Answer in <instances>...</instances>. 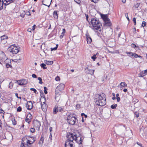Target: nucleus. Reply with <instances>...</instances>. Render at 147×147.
<instances>
[{
    "label": "nucleus",
    "mask_w": 147,
    "mask_h": 147,
    "mask_svg": "<svg viewBox=\"0 0 147 147\" xmlns=\"http://www.w3.org/2000/svg\"><path fill=\"white\" fill-rule=\"evenodd\" d=\"M104 95V94L103 93L101 95L98 94L96 95L94 101L97 105L101 106H104L106 104V98L105 96H102Z\"/></svg>",
    "instance_id": "1"
},
{
    "label": "nucleus",
    "mask_w": 147,
    "mask_h": 147,
    "mask_svg": "<svg viewBox=\"0 0 147 147\" xmlns=\"http://www.w3.org/2000/svg\"><path fill=\"white\" fill-rule=\"evenodd\" d=\"M92 26L90 27L95 31L99 30L102 26V24L99 21L97 18H93L91 19Z\"/></svg>",
    "instance_id": "2"
},
{
    "label": "nucleus",
    "mask_w": 147,
    "mask_h": 147,
    "mask_svg": "<svg viewBox=\"0 0 147 147\" xmlns=\"http://www.w3.org/2000/svg\"><path fill=\"white\" fill-rule=\"evenodd\" d=\"M35 141L34 138L30 137V139L28 140L27 138H24L22 139L21 147H31V144Z\"/></svg>",
    "instance_id": "3"
},
{
    "label": "nucleus",
    "mask_w": 147,
    "mask_h": 147,
    "mask_svg": "<svg viewBox=\"0 0 147 147\" xmlns=\"http://www.w3.org/2000/svg\"><path fill=\"white\" fill-rule=\"evenodd\" d=\"M67 140L69 141L73 142L74 140L78 144H82L81 138L80 137L77 136L76 135L74 134L71 133H69V134H67Z\"/></svg>",
    "instance_id": "4"
},
{
    "label": "nucleus",
    "mask_w": 147,
    "mask_h": 147,
    "mask_svg": "<svg viewBox=\"0 0 147 147\" xmlns=\"http://www.w3.org/2000/svg\"><path fill=\"white\" fill-rule=\"evenodd\" d=\"M76 120V117L73 116V115H69L67 118V121L68 123L72 125H74L75 124Z\"/></svg>",
    "instance_id": "5"
},
{
    "label": "nucleus",
    "mask_w": 147,
    "mask_h": 147,
    "mask_svg": "<svg viewBox=\"0 0 147 147\" xmlns=\"http://www.w3.org/2000/svg\"><path fill=\"white\" fill-rule=\"evenodd\" d=\"M8 50L13 54H16L18 53L19 50L18 48L14 45H11L8 48Z\"/></svg>",
    "instance_id": "6"
},
{
    "label": "nucleus",
    "mask_w": 147,
    "mask_h": 147,
    "mask_svg": "<svg viewBox=\"0 0 147 147\" xmlns=\"http://www.w3.org/2000/svg\"><path fill=\"white\" fill-rule=\"evenodd\" d=\"M102 18L104 21V25L106 26H110L111 25L110 19L108 18L107 15H104Z\"/></svg>",
    "instance_id": "7"
},
{
    "label": "nucleus",
    "mask_w": 147,
    "mask_h": 147,
    "mask_svg": "<svg viewBox=\"0 0 147 147\" xmlns=\"http://www.w3.org/2000/svg\"><path fill=\"white\" fill-rule=\"evenodd\" d=\"M33 124L34 127L36 128V129L38 130H39L40 127L41 126L40 123L39 121L37 120H34Z\"/></svg>",
    "instance_id": "8"
},
{
    "label": "nucleus",
    "mask_w": 147,
    "mask_h": 147,
    "mask_svg": "<svg viewBox=\"0 0 147 147\" xmlns=\"http://www.w3.org/2000/svg\"><path fill=\"white\" fill-rule=\"evenodd\" d=\"M26 107L28 110H30L32 109L33 107V105L32 101L28 102L26 104Z\"/></svg>",
    "instance_id": "9"
},
{
    "label": "nucleus",
    "mask_w": 147,
    "mask_h": 147,
    "mask_svg": "<svg viewBox=\"0 0 147 147\" xmlns=\"http://www.w3.org/2000/svg\"><path fill=\"white\" fill-rule=\"evenodd\" d=\"M73 142L66 140L65 144V147H74Z\"/></svg>",
    "instance_id": "10"
},
{
    "label": "nucleus",
    "mask_w": 147,
    "mask_h": 147,
    "mask_svg": "<svg viewBox=\"0 0 147 147\" xmlns=\"http://www.w3.org/2000/svg\"><path fill=\"white\" fill-rule=\"evenodd\" d=\"M65 86L64 84H59L56 88V90L58 91L59 90V91H61L64 88Z\"/></svg>",
    "instance_id": "11"
},
{
    "label": "nucleus",
    "mask_w": 147,
    "mask_h": 147,
    "mask_svg": "<svg viewBox=\"0 0 147 147\" xmlns=\"http://www.w3.org/2000/svg\"><path fill=\"white\" fill-rule=\"evenodd\" d=\"M94 70L89 69L87 67L86 68L85 70V73L88 74H90L91 75L94 74Z\"/></svg>",
    "instance_id": "12"
},
{
    "label": "nucleus",
    "mask_w": 147,
    "mask_h": 147,
    "mask_svg": "<svg viewBox=\"0 0 147 147\" xmlns=\"http://www.w3.org/2000/svg\"><path fill=\"white\" fill-rule=\"evenodd\" d=\"M32 118V115L30 113H29L27 115L26 118V121L28 123H30V119Z\"/></svg>",
    "instance_id": "13"
},
{
    "label": "nucleus",
    "mask_w": 147,
    "mask_h": 147,
    "mask_svg": "<svg viewBox=\"0 0 147 147\" xmlns=\"http://www.w3.org/2000/svg\"><path fill=\"white\" fill-rule=\"evenodd\" d=\"M52 0H43L42 1V3H43L44 2L46 4H47L49 5H47L46 4H45L44 3H42V4L46 6H47L48 7H49L50 5L51 4V2H52Z\"/></svg>",
    "instance_id": "14"
},
{
    "label": "nucleus",
    "mask_w": 147,
    "mask_h": 147,
    "mask_svg": "<svg viewBox=\"0 0 147 147\" xmlns=\"http://www.w3.org/2000/svg\"><path fill=\"white\" fill-rule=\"evenodd\" d=\"M15 0H4L3 3L5 5H7L10 3L13 2Z\"/></svg>",
    "instance_id": "15"
},
{
    "label": "nucleus",
    "mask_w": 147,
    "mask_h": 147,
    "mask_svg": "<svg viewBox=\"0 0 147 147\" xmlns=\"http://www.w3.org/2000/svg\"><path fill=\"white\" fill-rule=\"evenodd\" d=\"M147 74V69L140 72L139 74V76L140 77H143L145 76Z\"/></svg>",
    "instance_id": "16"
},
{
    "label": "nucleus",
    "mask_w": 147,
    "mask_h": 147,
    "mask_svg": "<svg viewBox=\"0 0 147 147\" xmlns=\"http://www.w3.org/2000/svg\"><path fill=\"white\" fill-rule=\"evenodd\" d=\"M41 103L42 109L44 111H45L47 109V105L46 104H42V102H41Z\"/></svg>",
    "instance_id": "17"
},
{
    "label": "nucleus",
    "mask_w": 147,
    "mask_h": 147,
    "mask_svg": "<svg viewBox=\"0 0 147 147\" xmlns=\"http://www.w3.org/2000/svg\"><path fill=\"white\" fill-rule=\"evenodd\" d=\"M58 111V107L56 105L53 109V113L54 114H56Z\"/></svg>",
    "instance_id": "18"
},
{
    "label": "nucleus",
    "mask_w": 147,
    "mask_h": 147,
    "mask_svg": "<svg viewBox=\"0 0 147 147\" xmlns=\"http://www.w3.org/2000/svg\"><path fill=\"white\" fill-rule=\"evenodd\" d=\"M86 38L87 41L88 43V44H90L92 41V40L91 38L90 37L88 36H86Z\"/></svg>",
    "instance_id": "19"
},
{
    "label": "nucleus",
    "mask_w": 147,
    "mask_h": 147,
    "mask_svg": "<svg viewBox=\"0 0 147 147\" xmlns=\"http://www.w3.org/2000/svg\"><path fill=\"white\" fill-rule=\"evenodd\" d=\"M45 63L47 65H51L53 64V62L52 61H47V60H45Z\"/></svg>",
    "instance_id": "20"
},
{
    "label": "nucleus",
    "mask_w": 147,
    "mask_h": 147,
    "mask_svg": "<svg viewBox=\"0 0 147 147\" xmlns=\"http://www.w3.org/2000/svg\"><path fill=\"white\" fill-rule=\"evenodd\" d=\"M57 11H55L53 12V16L54 18L56 19H57L58 18V15L57 13Z\"/></svg>",
    "instance_id": "21"
},
{
    "label": "nucleus",
    "mask_w": 147,
    "mask_h": 147,
    "mask_svg": "<svg viewBox=\"0 0 147 147\" xmlns=\"http://www.w3.org/2000/svg\"><path fill=\"white\" fill-rule=\"evenodd\" d=\"M61 91H59V90L57 91L56 90V89H55L56 95L55 96V98H56V97H57V95H59L61 94Z\"/></svg>",
    "instance_id": "22"
},
{
    "label": "nucleus",
    "mask_w": 147,
    "mask_h": 147,
    "mask_svg": "<svg viewBox=\"0 0 147 147\" xmlns=\"http://www.w3.org/2000/svg\"><path fill=\"white\" fill-rule=\"evenodd\" d=\"M65 32V29L64 28L63 29V32L61 33V35L60 36V38H63L64 34Z\"/></svg>",
    "instance_id": "23"
},
{
    "label": "nucleus",
    "mask_w": 147,
    "mask_h": 147,
    "mask_svg": "<svg viewBox=\"0 0 147 147\" xmlns=\"http://www.w3.org/2000/svg\"><path fill=\"white\" fill-rule=\"evenodd\" d=\"M126 53L128 55L129 57L133 56L134 55V53L132 52H126Z\"/></svg>",
    "instance_id": "24"
},
{
    "label": "nucleus",
    "mask_w": 147,
    "mask_h": 147,
    "mask_svg": "<svg viewBox=\"0 0 147 147\" xmlns=\"http://www.w3.org/2000/svg\"><path fill=\"white\" fill-rule=\"evenodd\" d=\"M23 80L21 81L20 80L17 81V82L18 83V84L20 85H23L24 84V82H23Z\"/></svg>",
    "instance_id": "25"
},
{
    "label": "nucleus",
    "mask_w": 147,
    "mask_h": 147,
    "mask_svg": "<svg viewBox=\"0 0 147 147\" xmlns=\"http://www.w3.org/2000/svg\"><path fill=\"white\" fill-rule=\"evenodd\" d=\"M46 65L45 64L43 63L40 64V66L42 68L44 69H45L47 68L46 67Z\"/></svg>",
    "instance_id": "26"
},
{
    "label": "nucleus",
    "mask_w": 147,
    "mask_h": 147,
    "mask_svg": "<svg viewBox=\"0 0 147 147\" xmlns=\"http://www.w3.org/2000/svg\"><path fill=\"white\" fill-rule=\"evenodd\" d=\"M117 104H115V105H113L111 106V109H114L116 108V107H117Z\"/></svg>",
    "instance_id": "27"
},
{
    "label": "nucleus",
    "mask_w": 147,
    "mask_h": 147,
    "mask_svg": "<svg viewBox=\"0 0 147 147\" xmlns=\"http://www.w3.org/2000/svg\"><path fill=\"white\" fill-rule=\"evenodd\" d=\"M134 57L136 58H137L138 57L142 58V57L140 55H139L135 53H134Z\"/></svg>",
    "instance_id": "28"
},
{
    "label": "nucleus",
    "mask_w": 147,
    "mask_h": 147,
    "mask_svg": "<svg viewBox=\"0 0 147 147\" xmlns=\"http://www.w3.org/2000/svg\"><path fill=\"white\" fill-rule=\"evenodd\" d=\"M7 38H8V37L5 35L2 36L1 37V40H4L5 39H7Z\"/></svg>",
    "instance_id": "29"
},
{
    "label": "nucleus",
    "mask_w": 147,
    "mask_h": 147,
    "mask_svg": "<svg viewBox=\"0 0 147 147\" xmlns=\"http://www.w3.org/2000/svg\"><path fill=\"white\" fill-rule=\"evenodd\" d=\"M13 86V83L12 82H11L9 84V87L10 88H12Z\"/></svg>",
    "instance_id": "30"
},
{
    "label": "nucleus",
    "mask_w": 147,
    "mask_h": 147,
    "mask_svg": "<svg viewBox=\"0 0 147 147\" xmlns=\"http://www.w3.org/2000/svg\"><path fill=\"white\" fill-rule=\"evenodd\" d=\"M134 113L135 115V116L137 117H139V113L137 112H134Z\"/></svg>",
    "instance_id": "31"
},
{
    "label": "nucleus",
    "mask_w": 147,
    "mask_h": 147,
    "mask_svg": "<svg viewBox=\"0 0 147 147\" xmlns=\"http://www.w3.org/2000/svg\"><path fill=\"white\" fill-rule=\"evenodd\" d=\"M120 85L123 87H124V86H127V84L125 82H122L120 84Z\"/></svg>",
    "instance_id": "32"
},
{
    "label": "nucleus",
    "mask_w": 147,
    "mask_h": 147,
    "mask_svg": "<svg viewBox=\"0 0 147 147\" xmlns=\"http://www.w3.org/2000/svg\"><path fill=\"white\" fill-rule=\"evenodd\" d=\"M38 80L39 81V83L40 84H42L43 82H42V79L40 77H38Z\"/></svg>",
    "instance_id": "33"
},
{
    "label": "nucleus",
    "mask_w": 147,
    "mask_h": 147,
    "mask_svg": "<svg viewBox=\"0 0 147 147\" xmlns=\"http://www.w3.org/2000/svg\"><path fill=\"white\" fill-rule=\"evenodd\" d=\"M22 107L19 106L17 108V112H20L22 111Z\"/></svg>",
    "instance_id": "34"
},
{
    "label": "nucleus",
    "mask_w": 147,
    "mask_h": 147,
    "mask_svg": "<svg viewBox=\"0 0 147 147\" xmlns=\"http://www.w3.org/2000/svg\"><path fill=\"white\" fill-rule=\"evenodd\" d=\"M1 55L2 56V57H1V58L2 59H5V53L3 52H1Z\"/></svg>",
    "instance_id": "35"
},
{
    "label": "nucleus",
    "mask_w": 147,
    "mask_h": 147,
    "mask_svg": "<svg viewBox=\"0 0 147 147\" xmlns=\"http://www.w3.org/2000/svg\"><path fill=\"white\" fill-rule=\"evenodd\" d=\"M3 2L1 3H0V10L2 9L3 8Z\"/></svg>",
    "instance_id": "36"
},
{
    "label": "nucleus",
    "mask_w": 147,
    "mask_h": 147,
    "mask_svg": "<svg viewBox=\"0 0 147 147\" xmlns=\"http://www.w3.org/2000/svg\"><path fill=\"white\" fill-rule=\"evenodd\" d=\"M96 58V55L95 54L93 56L91 57V58L93 60V61H95Z\"/></svg>",
    "instance_id": "37"
},
{
    "label": "nucleus",
    "mask_w": 147,
    "mask_h": 147,
    "mask_svg": "<svg viewBox=\"0 0 147 147\" xmlns=\"http://www.w3.org/2000/svg\"><path fill=\"white\" fill-rule=\"evenodd\" d=\"M30 131L32 133H34L35 132V129L34 128H31L30 129Z\"/></svg>",
    "instance_id": "38"
},
{
    "label": "nucleus",
    "mask_w": 147,
    "mask_h": 147,
    "mask_svg": "<svg viewBox=\"0 0 147 147\" xmlns=\"http://www.w3.org/2000/svg\"><path fill=\"white\" fill-rule=\"evenodd\" d=\"M13 124L14 125H15L16 124V121L15 119H14L12 121Z\"/></svg>",
    "instance_id": "39"
},
{
    "label": "nucleus",
    "mask_w": 147,
    "mask_h": 147,
    "mask_svg": "<svg viewBox=\"0 0 147 147\" xmlns=\"http://www.w3.org/2000/svg\"><path fill=\"white\" fill-rule=\"evenodd\" d=\"M44 92L45 94H47V88L46 87L44 86Z\"/></svg>",
    "instance_id": "40"
},
{
    "label": "nucleus",
    "mask_w": 147,
    "mask_h": 147,
    "mask_svg": "<svg viewBox=\"0 0 147 147\" xmlns=\"http://www.w3.org/2000/svg\"><path fill=\"white\" fill-rule=\"evenodd\" d=\"M136 18H134L133 19V21L134 23V25H135L136 24Z\"/></svg>",
    "instance_id": "41"
},
{
    "label": "nucleus",
    "mask_w": 147,
    "mask_h": 147,
    "mask_svg": "<svg viewBox=\"0 0 147 147\" xmlns=\"http://www.w3.org/2000/svg\"><path fill=\"white\" fill-rule=\"evenodd\" d=\"M74 1L78 4H80L81 3V1L80 0H74Z\"/></svg>",
    "instance_id": "42"
},
{
    "label": "nucleus",
    "mask_w": 147,
    "mask_h": 147,
    "mask_svg": "<svg viewBox=\"0 0 147 147\" xmlns=\"http://www.w3.org/2000/svg\"><path fill=\"white\" fill-rule=\"evenodd\" d=\"M30 90L32 91H33L36 94V92L37 91L36 89L34 88H31L30 89Z\"/></svg>",
    "instance_id": "43"
},
{
    "label": "nucleus",
    "mask_w": 147,
    "mask_h": 147,
    "mask_svg": "<svg viewBox=\"0 0 147 147\" xmlns=\"http://www.w3.org/2000/svg\"><path fill=\"white\" fill-rule=\"evenodd\" d=\"M44 138L42 136L41 137L40 140V142H42V143H43V141H44Z\"/></svg>",
    "instance_id": "44"
},
{
    "label": "nucleus",
    "mask_w": 147,
    "mask_h": 147,
    "mask_svg": "<svg viewBox=\"0 0 147 147\" xmlns=\"http://www.w3.org/2000/svg\"><path fill=\"white\" fill-rule=\"evenodd\" d=\"M146 25V23L144 21L143 22L142 26L143 27L144 26Z\"/></svg>",
    "instance_id": "45"
},
{
    "label": "nucleus",
    "mask_w": 147,
    "mask_h": 147,
    "mask_svg": "<svg viewBox=\"0 0 147 147\" xmlns=\"http://www.w3.org/2000/svg\"><path fill=\"white\" fill-rule=\"evenodd\" d=\"M125 16H126V18H127V20L128 21H129V19L128 18V13H126L125 14Z\"/></svg>",
    "instance_id": "46"
},
{
    "label": "nucleus",
    "mask_w": 147,
    "mask_h": 147,
    "mask_svg": "<svg viewBox=\"0 0 147 147\" xmlns=\"http://www.w3.org/2000/svg\"><path fill=\"white\" fill-rule=\"evenodd\" d=\"M131 46L133 48L137 47V46H136V45L134 43H132V44H131Z\"/></svg>",
    "instance_id": "47"
},
{
    "label": "nucleus",
    "mask_w": 147,
    "mask_h": 147,
    "mask_svg": "<svg viewBox=\"0 0 147 147\" xmlns=\"http://www.w3.org/2000/svg\"><path fill=\"white\" fill-rule=\"evenodd\" d=\"M51 51H53V50H56L57 49V47H55L53 48H51Z\"/></svg>",
    "instance_id": "48"
},
{
    "label": "nucleus",
    "mask_w": 147,
    "mask_h": 147,
    "mask_svg": "<svg viewBox=\"0 0 147 147\" xmlns=\"http://www.w3.org/2000/svg\"><path fill=\"white\" fill-rule=\"evenodd\" d=\"M81 116H82V117L83 116H84L86 118L87 117V116L86 115H85L84 113H82L81 114Z\"/></svg>",
    "instance_id": "49"
},
{
    "label": "nucleus",
    "mask_w": 147,
    "mask_h": 147,
    "mask_svg": "<svg viewBox=\"0 0 147 147\" xmlns=\"http://www.w3.org/2000/svg\"><path fill=\"white\" fill-rule=\"evenodd\" d=\"M55 80L56 81H58L60 80V78L59 77L57 76L55 78Z\"/></svg>",
    "instance_id": "50"
},
{
    "label": "nucleus",
    "mask_w": 147,
    "mask_h": 147,
    "mask_svg": "<svg viewBox=\"0 0 147 147\" xmlns=\"http://www.w3.org/2000/svg\"><path fill=\"white\" fill-rule=\"evenodd\" d=\"M136 143L140 147H143V146L142 145V144L141 143L138 142H137Z\"/></svg>",
    "instance_id": "51"
},
{
    "label": "nucleus",
    "mask_w": 147,
    "mask_h": 147,
    "mask_svg": "<svg viewBox=\"0 0 147 147\" xmlns=\"http://www.w3.org/2000/svg\"><path fill=\"white\" fill-rule=\"evenodd\" d=\"M26 14L28 16L30 15V12L29 11H27L26 13Z\"/></svg>",
    "instance_id": "52"
},
{
    "label": "nucleus",
    "mask_w": 147,
    "mask_h": 147,
    "mask_svg": "<svg viewBox=\"0 0 147 147\" xmlns=\"http://www.w3.org/2000/svg\"><path fill=\"white\" fill-rule=\"evenodd\" d=\"M15 95L18 98H20V99H21V97H19L18 96V94L17 93H16L15 94Z\"/></svg>",
    "instance_id": "53"
},
{
    "label": "nucleus",
    "mask_w": 147,
    "mask_h": 147,
    "mask_svg": "<svg viewBox=\"0 0 147 147\" xmlns=\"http://www.w3.org/2000/svg\"><path fill=\"white\" fill-rule=\"evenodd\" d=\"M58 109L60 112H61L63 111V109L60 107H58Z\"/></svg>",
    "instance_id": "54"
},
{
    "label": "nucleus",
    "mask_w": 147,
    "mask_h": 147,
    "mask_svg": "<svg viewBox=\"0 0 147 147\" xmlns=\"http://www.w3.org/2000/svg\"><path fill=\"white\" fill-rule=\"evenodd\" d=\"M99 0H92L91 1L94 3H97Z\"/></svg>",
    "instance_id": "55"
},
{
    "label": "nucleus",
    "mask_w": 147,
    "mask_h": 147,
    "mask_svg": "<svg viewBox=\"0 0 147 147\" xmlns=\"http://www.w3.org/2000/svg\"><path fill=\"white\" fill-rule=\"evenodd\" d=\"M32 77L33 78H37V76H36V74H32Z\"/></svg>",
    "instance_id": "56"
},
{
    "label": "nucleus",
    "mask_w": 147,
    "mask_h": 147,
    "mask_svg": "<svg viewBox=\"0 0 147 147\" xmlns=\"http://www.w3.org/2000/svg\"><path fill=\"white\" fill-rule=\"evenodd\" d=\"M81 105L80 104H78L76 105V107L77 108H80V107Z\"/></svg>",
    "instance_id": "57"
},
{
    "label": "nucleus",
    "mask_w": 147,
    "mask_h": 147,
    "mask_svg": "<svg viewBox=\"0 0 147 147\" xmlns=\"http://www.w3.org/2000/svg\"><path fill=\"white\" fill-rule=\"evenodd\" d=\"M52 127H50L49 128V130H50V133H51V132L52 131Z\"/></svg>",
    "instance_id": "58"
},
{
    "label": "nucleus",
    "mask_w": 147,
    "mask_h": 147,
    "mask_svg": "<svg viewBox=\"0 0 147 147\" xmlns=\"http://www.w3.org/2000/svg\"><path fill=\"white\" fill-rule=\"evenodd\" d=\"M117 101L118 102H119L120 100V97H117Z\"/></svg>",
    "instance_id": "59"
},
{
    "label": "nucleus",
    "mask_w": 147,
    "mask_h": 147,
    "mask_svg": "<svg viewBox=\"0 0 147 147\" xmlns=\"http://www.w3.org/2000/svg\"><path fill=\"white\" fill-rule=\"evenodd\" d=\"M36 26L35 25H34L32 27V29L33 30H34L35 29V27Z\"/></svg>",
    "instance_id": "60"
},
{
    "label": "nucleus",
    "mask_w": 147,
    "mask_h": 147,
    "mask_svg": "<svg viewBox=\"0 0 147 147\" xmlns=\"http://www.w3.org/2000/svg\"><path fill=\"white\" fill-rule=\"evenodd\" d=\"M52 134L51 133H50V135L49 136V138L51 140H52Z\"/></svg>",
    "instance_id": "61"
},
{
    "label": "nucleus",
    "mask_w": 147,
    "mask_h": 147,
    "mask_svg": "<svg viewBox=\"0 0 147 147\" xmlns=\"http://www.w3.org/2000/svg\"><path fill=\"white\" fill-rule=\"evenodd\" d=\"M123 91L124 92H125L127 91V90L126 88L124 89L123 90Z\"/></svg>",
    "instance_id": "62"
},
{
    "label": "nucleus",
    "mask_w": 147,
    "mask_h": 147,
    "mask_svg": "<svg viewBox=\"0 0 147 147\" xmlns=\"http://www.w3.org/2000/svg\"><path fill=\"white\" fill-rule=\"evenodd\" d=\"M122 2L123 3H125L126 2V0H121Z\"/></svg>",
    "instance_id": "63"
},
{
    "label": "nucleus",
    "mask_w": 147,
    "mask_h": 147,
    "mask_svg": "<svg viewBox=\"0 0 147 147\" xmlns=\"http://www.w3.org/2000/svg\"><path fill=\"white\" fill-rule=\"evenodd\" d=\"M86 18L87 20L88 21V16L87 15H86Z\"/></svg>",
    "instance_id": "64"
}]
</instances>
